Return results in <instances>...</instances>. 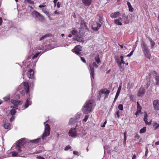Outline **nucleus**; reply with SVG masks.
<instances>
[{
  "label": "nucleus",
  "instance_id": "f257e3e1",
  "mask_svg": "<svg viewBox=\"0 0 159 159\" xmlns=\"http://www.w3.org/2000/svg\"><path fill=\"white\" fill-rule=\"evenodd\" d=\"M26 144V141L25 139H20L15 146L11 147V149L14 151L11 152L8 155V157H23L22 154L21 153L22 151V147H25Z\"/></svg>",
  "mask_w": 159,
  "mask_h": 159
},
{
  "label": "nucleus",
  "instance_id": "f03ea898",
  "mask_svg": "<svg viewBox=\"0 0 159 159\" xmlns=\"http://www.w3.org/2000/svg\"><path fill=\"white\" fill-rule=\"evenodd\" d=\"M23 85L24 87V90L23 89L21 90V86L20 85L18 87L19 91L22 95H24L25 92L27 94L29 95V97H27L26 101L25 103L22 106V110H24L27 108L29 106L31 105L32 103V101L30 100V99L32 97L30 96V95L29 94L30 89L28 83L27 82H24L23 83Z\"/></svg>",
  "mask_w": 159,
  "mask_h": 159
},
{
  "label": "nucleus",
  "instance_id": "7ed1b4c3",
  "mask_svg": "<svg viewBox=\"0 0 159 159\" xmlns=\"http://www.w3.org/2000/svg\"><path fill=\"white\" fill-rule=\"evenodd\" d=\"M93 103L94 101L92 100H90L86 102L85 104L82 109V111L84 113L88 114L91 111Z\"/></svg>",
  "mask_w": 159,
  "mask_h": 159
},
{
  "label": "nucleus",
  "instance_id": "20e7f679",
  "mask_svg": "<svg viewBox=\"0 0 159 159\" xmlns=\"http://www.w3.org/2000/svg\"><path fill=\"white\" fill-rule=\"evenodd\" d=\"M141 46L142 50L145 56L148 58L150 59L151 57L149 52V50L146 44L143 42L141 43Z\"/></svg>",
  "mask_w": 159,
  "mask_h": 159
},
{
  "label": "nucleus",
  "instance_id": "39448f33",
  "mask_svg": "<svg viewBox=\"0 0 159 159\" xmlns=\"http://www.w3.org/2000/svg\"><path fill=\"white\" fill-rule=\"evenodd\" d=\"M89 69L90 71L91 79L92 81L93 79L94 78V72L93 68H97L98 66L95 62H93V64L90 63L89 64Z\"/></svg>",
  "mask_w": 159,
  "mask_h": 159
},
{
  "label": "nucleus",
  "instance_id": "423d86ee",
  "mask_svg": "<svg viewBox=\"0 0 159 159\" xmlns=\"http://www.w3.org/2000/svg\"><path fill=\"white\" fill-rule=\"evenodd\" d=\"M32 17L35 18L36 20L40 21H44V18L43 16L36 11H34L32 13Z\"/></svg>",
  "mask_w": 159,
  "mask_h": 159
},
{
  "label": "nucleus",
  "instance_id": "0eeeda50",
  "mask_svg": "<svg viewBox=\"0 0 159 159\" xmlns=\"http://www.w3.org/2000/svg\"><path fill=\"white\" fill-rule=\"evenodd\" d=\"M50 127L48 124H47L45 125L44 132L42 136V139L44 140L50 134Z\"/></svg>",
  "mask_w": 159,
  "mask_h": 159
},
{
  "label": "nucleus",
  "instance_id": "6e6552de",
  "mask_svg": "<svg viewBox=\"0 0 159 159\" xmlns=\"http://www.w3.org/2000/svg\"><path fill=\"white\" fill-rule=\"evenodd\" d=\"M102 20L100 18L99 19V23L96 21L94 22L93 25L92 26V29L95 31H97L101 26V25L102 23Z\"/></svg>",
  "mask_w": 159,
  "mask_h": 159
},
{
  "label": "nucleus",
  "instance_id": "1a4fd4ad",
  "mask_svg": "<svg viewBox=\"0 0 159 159\" xmlns=\"http://www.w3.org/2000/svg\"><path fill=\"white\" fill-rule=\"evenodd\" d=\"M82 47L80 45H78L76 46L75 48L72 50V51L75 52L77 55H80L81 53V51H82Z\"/></svg>",
  "mask_w": 159,
  "mask_h": 159
},
{
  "label": "nucleus",
  "instance_id": "9d476101",
  "mask_svg": "<svg viewBox=\"0 0 159 159\" xmlns=\"http://www.w3.org/2000/svg\"><path fill=\"white\" fill-rule=\"evenodd\" d=\"M69 136L73 138H75L77 136L76 131L75 128H72L68 132Z\"/></svg>",
  "mask_w": 159,
  "mask_h": 159
},
{
  "label": "nucleus",
  "instance_id": "9b49d317",
  "mask_svg": "<svg viewBox=\"0 0 159 159\" xmlns=\"http://www.w3.org/2000/svg\"><path fill=\"white\" fill-rule=\"evenodd\" d=\"M153 106L155 111L159 110V100H156L153 102Z\"/></svg>",
  "mask_w": 159,
  "mask_h": 159
},
{
  "label": "nucleus",
  "instance_id": "f8f14e48",
  "mask_svg": "<svg viewBox=\"0 0 159 159\" xmlns=\"http://www.w3.org/2000/svg\"><path fill=\"white\" fill-rule=\"evenodd\" d=\"M110 93L109 91L106 89H103L101 90L100 91V93L102 94H104L105 95L104 98L105 99L106 98L108 97V95Z\"/></svg>",
  "mask_w": 159,
  "mask_h": 159
},
{
  "label": "nucleus",
  "instance_id": "ddd939ff",
  "mask_svg": "<svg viewBox=\"0 0 159 159\" xmlns=\"http://www.w3.org/2000/svg\"><path fill=\"white\" fill-rule=\"evenodd\" d=\"M121 87H122V86H121V85H120L119 86V87H118V88L117 91L116 92V96L114 98V101L113 102V103H115L117 99V98L118 97V96L119 95L120 91L121 89Z\"/></svg>",
  "mask_w": 159,
  "mask_h": 159
},
{
  "label": "nucleus",
  "instance_id": "4468645a",
  "mask_svg": "<svg viewBox=\"0 0 159 159\" xmlns=\"http://www.w3.org/2000/svg\"><path fill=\"white\" fill-rule=\"evenodd\" d=\"M34 72L33 70L30 69L28 70L27 73V76L30 79H33L34 78Z\"/></svg>",
  "mask_w": 159,
  "mask_h": 159
},
{
  "label": "nucleus",
  "instance_id": "2eb2a0df",
  "mask_svg": "<svg viewBox=\"0 0 159 159\" xmlns=\"http://www.w3.org/2000/svg\"><path fill=\"white\" fill-rule=\"evenodd\" d=\"M120 15V13L118 11L115 12H112L110 14V17L112 18H116L119 16Z\"/></svg>",
  "mask_w": 159,
  "mask_h": 159
},
{
  "label": "nucleus",
  "instance_id": "dca6fc26",
  "mask_svg": "<svg viewBox=\"0 0 159 159\" xmlns=\"http://www.w3.org/2000/svg\"><path fill=\"white\" fill-rule=\"evenodd\" d=\"M122 20L121 17H119L118 18L115 19L114 21L115 24L119 25H122Z\"/></svg>",
  "mask_w": 159,
  "mask_h": 159
},
{
  "label": "nucleus",
  "instance_id": "f3484780",
  "mask_svg": "<svg viewBox=\"0 0 159 159\" xmlns=\"http://www.w3.org/2000/svg\"><path fill=\"white\" fill-rule=\"evenodd\" d=\"M83 3L86 6H89L91 4L92 0H81Z\"/></svg>",
  "mask_w": 159,
  "mask_h": 159
},
{
  "label": "nucleus",
  "instance_id": "a211bd4d",
  "mask_svg": "<svg viewBox=\"0 0 159 159\" xmlns=\"http://www.w3.org/2000/svg\"><path fill=\"white\" fill-rule=\"evenodd\" d=\"M3 127L5 129H8L10 127V123L7 122V120L4 119L3 120Z\"/></svg>",
  "mask_w": 159,
  "mask_h": 159
},
{
  "label": "nucleus",
  "instance_id": "6ab92c4d",
  "mask_svg": "<svg viewBox=\"0 0 159 159\" xmlns=\"http://www.w3.org/2000/svg\"><path fill=\"white\" fill-rule=\"evenodd\" d=\"M122 21L125 24H127L129 23V20L128 19V17L126 16L124 14L121 17Z\"/></svg>",
  "mask_w": 159,
  "mask_h": 159
},
{
  "label": "nucleus",
  "instance_id": "aec40b11",
  "mask_svg": "<svg viewBox=\"0 0 159 159\" xmlns=\"http://www.w3.org/2000/svg\"><path fill=\"white\" fill-rule=\"evenodd\" d=\"M145 89L144 88H140L138 92V96H142L144 93Z\"/></svg>",
  "mask_w": 159,
  "mask_h": 159
},
{
  "label": "nucleus",
  "instance_id": "412c9836",
  "mask_svg": "<svg viewBox=\"0 0 159 159\" xmlns=\"http://www.w3.org/2000/svg\"><path fill=\"white\" fill-rule=\"evenodd\" d=\"M73 39L75 41H77L78 42H82V43L84 42L83 38L81 37H79L78 36L75 37L73 38Z\"/></svg>",
  "mask_w": 159,
  "mask_h": 159
},
{
  "label": "nucleus",
  "instance_id": "4be33fe9",
  "mask_svg": "<svg viewBox=\"0 0 159 159\" xmlns=\"http://www.w3.org/2000/svg\"><path fill=\"white\" fill-rule=\"evenodd\" d=\"M120 58H119L118 57L116 58V61L117 64L118 66L119 67L120 69H123V67L122 66H121V64L120 62Z\"/></svg>",
  "mask_w": 159,
  "mask_h": 159
},
{
  "label": "nucleus",
  "instance_id": "5701e85b",
  "mask_svg": "<svg viewBox=\"0 0 159 159\" xmlns=\"http://www.w3.org/2000/svg\"><path fill=\"white\" fill-rule=\"evenodd\" d=\"M11 102L14 105H19L22 103V101H18L16 100L12 99L11 100Z\"/></svg>",
  "mask_w": 159,
  "mask_h": 159
},
{
  "label": "nucleus",
  "instance_id": "b1692460",
  "mask_svg": "<svg viewBox=\"0 0 159 159\" xmlns=\"http://www.w3.org/2000/svg\"><path fill=\"white\" fill-rule=\"evenodd\" d=\"M41 53V52H37L35 53L34 56L31 55L27 59L28 60H29L30 59L32 58V59H34L35 58H37L39 56V55Z\"/></svg>",
  "mask_w": 159,
  "mask_h": 159
},
{
  "label": "nucleus",
  "instance_id": "393cba45",
  "mask_svg": "<svg viewBox=\"0 0 159 159\" xmlns=\"http://www.w3.org/2000/svg\"><path fill=\"white\" fill-rule=\"evenodd\" d=\"M76 121L77 120L74 118H72L69 121V125H71L76 122Z\"/></svg>",
  "mask_w": 159,
  "mask_h": 159
},
{
  "label": "nucleus",
  "instance_id": "a878e982",
  "mask_svg": "<svg viewBox=\"0 0 159 159\" xmlns=\"http://www.w3.org/2000/svg\"><path fill=\"white\" fill-rule=\"evenodd\" d=\"M95 60L97 62L98 64H99L100 63V60L98 54H97L96 56L95 57Z\"/></svg>",
  "mask_w": 159,
  "mask_h": 159
},
{
  "label": "nucleus",
  "instance_id": "bb28decb",
  "mask_svg": "<svg viewBox=\"0 0 159 159\" xmlns=\"http://www.w3.org/2000/svg\"><path fill=\"white\" fill-rule=\"evenodd\" d=\"M41 140V139L40 138L35 139L33 140H31L30 142L32 143L37 144L39 142L40 140Z\"/></svg>",
  "mask_w": 159,
  "mask_h": 159
},
{
  "label": "nucleus",
  "instance_id": "cd10ccee",
  "mask_svg": "<svg viewBox=\"0 0 159 159\" xmlns=\"http://www.w3.org/2000/svg\"><path fill=\"white\" fill-rule=\"evenodd\" d=\"M42 11L43 12L45 13L46 15L48 16L49 17H50V15L49 12L48 11L47 9L43 8L42 9Z\"/></svg>",
  "mask_w": 159,
  "mask_h": 159
},
{
  "label": "nucleus",
  "instance_id": "c85d7f7f",
  "mask_svg": "<svg viewBox=\"0 0 159 159\" xmlns=\"http://www.w3.org/2000/svg\"><path fill=\"white\" fill-rule=\"evenodd\" d=\"M137 111L138 112H141V110L142 109V107H141V106H140L138 102H137Z\"/></svg>",
  "mask_w": 159,
  "mask_h": 159
},
{
  "label": "nucleus",
  "instance_id": "c756f323",
  "mask_svg": "<svg viewBox=\"0 0 159 159\" xmlns=\"http://www.w3.org/2000/svg\"><path fill=\"white\" fill-rule=\"evenodd\" d=\"M120 62L121 64V66H122V64H125V61H124V60H123L124 57L123 56H121L120 57Z\"/></svg>",
  "mask_w": 159,
  "mask_h": 159
},
{
  "label": "nucleus",
  "instance_id": "7c9ffc66",
  "mask_svg": "<svg viewBox=\"0 0 159 159\" xmlns=\"http://www.w3.org/2000/svg\"><path fill=\"white\" fill-rule=\"evenodd\" d=\"M146 127H144L143 128L141 129L139 132L140 133H145L146 131Z\"/></svg>",
  "mask_w": 159,
  "mask_h": 159
},
{
  "label": "nucleus",
  "instance_id": "2f4dec72",
  "mask_svg": "<svg viewBox=\"0 0 159 159\" xmlns=\"http://www.w3.org/2000/svg\"><path fill=\"white\" fill-rule=\"evenodd\" d=\"M155 79L156 80V84L157 85H159V77L156 76L155 77Z\"/></svg>",
  "mask_w": 159,
  "mask_h": 159
},
{
  "label": "nucleus",
  "instance_id": "473e14b6",
  "mask_svg": "<svg viewBox=\"0 0 159 159\" xmlns=\"http://www.w3.org/2000/svg\"><path fill=\"white\" fill-rule=\"evenodd\" d=\"M153 127L154 128V130L157 129L159 127V124L157 123H155L154 124Z\"/></svg>",
  "mask_w": 159,
  "mask_h": 159
},
{
  "label": "nucleus",
  "instance_id": "72a5a7b5",
  "mask_svg": "<svg viewBox=\"0 0 159 159\" xmlns=\"http://www.w3.org/2000/svg\"><path fill=\"white\" fill-rule=\"evenodd\" d=\"M70 32L73 35H76L78 33V31L77 30H73Z\"/></svg>",
  "mask_w": 159,
  "mask_h": 159
},
{
  "label": "nucleus",
  "instance_id": "f704fd0d",
  "mask_svg": "<svg viewBox=\"0 0 159 159\" xmlns=\"http://www.w3.org/2000/svg\"><path fill=\"white\" fill-rule=\"evenodd\" d=\"M25 3L28 2L30 4H34V2L31 0H25Z\"/></svg>",
  "mask_w": 159,
  "mask_h": 159
},
{
  "label": "nucleus",
  "instance_id": "c9c22d12",
  "mask_svg": "<svg viewBox=\"0 0 159 159\" xmlns=\"http://www.w3.org/2000/svg\"><path fill=\"white\" fill-rule=\"evenodd\" d=\"M49 35V34H46L42 36L40 38L39 40L41 41V40H42L44 38H46L47 37H48Z\"/></svg>",
  "mask_w": 159,
  "mask_h": 159
},
{
  "label": "nucleus",
  "instance_id": "e433bc0d",
  "mask_svg": "<svg viewBox=\"0 0 159 159\" xmlns=\"http://www.w3.org/2000/svg\"><path fill=\"white\" fill-rule=\"evenodd\" d=\"M118 109L120 111L123 110V105L122 104H119L118 107Z\"/></svg>",
  "mask_w": 159,
  "mask_h": 159
},
{
  "label": "nucleus",
  "instance_id": "4c0bfd02",
  "mask_svg": "<svg viewBox=\"0 0 159 159\" xmlns=\"http://www.w3.org/2000/svg\"><path fill=\"white\" fill-rule=\"evenodd\" d=\"M120 113V111L119 110L117 111L115 114V117H116V116H117V118H119L120 117V115L119 113Z\"/></svg>",
  "mask_w": 159,
  "mask_h": 159
},
{
  "label": "nucleus",
  "instance_id": "58836bf2",
  "mask_svg": "<svg viewBox=\"0 0 159 159\" xmlns=\"http://www.w3.org/2000/svg\"><path fill=\"white\" fill-rule=\"evenodd\" d=\"M43 46L42 45H40L37 47L36 50H43Z\"/></svg>",
  "mask_w": 159,
  "mask_h": 159
},
{
  "label": "nucleus",
  "instance_id": "ea45409f",
  "mask_svg": "<svg viewBox=\"0 0 159 159\" xmlns=\"http://www.w3.org/2000/svg\"><path fill=\"white\" fill-rule=\"evenodd\" d=\"M16 113V111L15 109H12L10 111V113L12 116L14 115Z\"/></svg>",
  "mask_w": 159,
  "mask_h": 159
},
{
  "label": "nucleus",
  "instance_id": "a19ab883",
  "mask_svg": "<svg viewBox=\"0 0 159 159\" xmlns=\"http://www.w3.org/2000/svg\"><path fill=\"white\" fill-rule=\"evenodd\" d=\"M80 115L79 114H77L76 116L74 118L77 121L78 119L80 118Z\"/></svg>",
  "mask_w": 159,
  "mask_h": 159
},
{
  "label": "nucleus",
  "instance_id": "79ce46f5",
  "mask_svg": "<svg viewBox=\"0 0 159 159\" xmlns=\"http://www.w3.org/2000/svg\"><path fill=\"white\" fill-rule=\"evenodd\" d=\"M143 120H144V121H145V123H146V124H148V125L150 124V123H149L147 121V120H148L147 118L144 117Z\"/></svg>",
  "mask_w": 159,
  "mask_h": 159
},
{
  "label": "nucleus",
  "instance_id": "37998d69",
  "mask_svg": "<svg viewBox=\"0 0 159 159\" xmlns=\"http://www.w3.org/2000/svg\"><path fill=\"white\" fill-rule=\"evenodd\" d=\"M3 99L6 101H7L10 99V96H8L7 97H4Z\"/></svg>",
  "mask_w": 159,
  "mask_h": 159
},
{
  "label": "nucleus",
  "instance_id": "c03bdc74",
  "mask_svg": "<svg viewBox=\"0 0 159 159\" xmlns=\"http://www.w3.org/2000/svg\"><path fill=\"white\" fill-rule=\"evenodd\" d=\"M80 25L82 26H84L85 25V22L83 20H82L81 21Z\"/></svg>",
  "mask_w": 159,
  "mask_h": 159
},
{
  "label": "nucleus",
  "instance_id": "a18cd8bd",
  "mask_svg": "<svg viewBox=\"0 0 159 159\" xmlns=\"http://www.w3.org/2000/svg\"><path fill=\"white\" fill-rule=\"evenodd\" d=\"M89 117V116L88 115H86L84 118V119L83 120V121H84L85 122H86L88 118Z\"/></svg>",
  "mask_w": 159,
  "mask_h": 159
},
{
  "label": "nucleus",
  "instance_id": "49530a36",
  "mask_svg": "<svg viewBox=\"0 0 159 159\" xmlns=\"http://www.w3.org/2000/svg\"><path fill=\"white\" fill-rule=\"evenodd\" d=\"M134 51V49H133L129 54L127 55V56L128 57H130L133 54Z\"/></svg>",
  "mask_w": 159,
  "mask_h": 159
},
{
  "label": "nucleus",
  "instance_id": "de8ad7c7",
  "mask_svg": "<svg viewBox=\"0 0 159 159\" xmlns=\"http://www.w3.org/2000/svg\"><path fill=\"white\" fill-rule=\"evenodd\" d=\"M71 147L70 146L68 145L66 146L65 148V151L68 150V149L71 148Z\"/></svg>",
  "mask_w": 159,
  "mask_h": 159
},
{
  "label": "nucleus",
  "instance_id": "09e8293b",
  "mask_svg": "<svg viewBox=\"0 0 159 159\" xmlns=\"http://www.w3.org/2000/svg\"><path fill=\"white\" fill-rule=\"evenodd\" d=\"M129 10L131 12H133L134 11V8L132 7V6L128 7Z\"/></svg>",
  "mask_w": 159,
  "mask_h": 159
},
{
  "label": "nucleus",
  "instance_id": "8fccbe9b",
  "mask_svg": "<svg viewBox=\"0 0 159 159\" xmlns=\"http://www.w3.org/2000/svg\"><path fill=\"white\" fill-rule=\"evenodd\" d=\"M151 48H152L155 44V43L153 41L151 42Z\"/></svg>",
  "mask_w": 159,
  "mask_h": 159
},
{
  "label": "nucleus",
  "instance_id": "3c124183",
  "mask_svg": "<svg viewBox=\"0 0 159 159\" xmlns=\"http://www.w3.org/2000/svg\"><path fill=\"white\" fill-rule=\"evenodd\" d=\"M102 94H101V93H100V91L99 92V93H98V100H100V98H101V95Z\"/></svg>",
  "mask_w": 159,
  "mask_h": 159
},
{
  "label": "nucleus",
  "instance_id": "603ef678",
  "mask_svg": "<svg viewBox=\"0 0 159 159\" xmlns=\"http://www.w3.org/2000/svg\"><path fill=\"white\" fill-rule=\"evenodd\" d=\"M15 98L17 99H18L20 98V96L19 94H17L15 97Z\"/></svg>",
  "mask_w": 159,
  "mask_h": 159
},
{
  "label": "nucleus",
  "instance_id": "864d4df0",
  "mask_svg": "<svg viewBox=\"0 0 159 159\" xmlns=\"http://www.w3.org/2000/svg\"><path fill=\"white\" fill-rule=\"evenodd\" d=\"M134 138L136 140L139 139V136L137 134H136L134 137Z\"/></svg>",
  "mask_w": 159,
  "mask_h": 159
},
{
  "label": "nucleus",
  "instance_id": "5fc2aeb1",
  "mask_svg": "<svg viewBox=\"0 0 159 159\" xmlns=\"http://www.w3.org/2000/svg\"><path fill=\"white\" fill-rule=\"evenodd\" d=\"M126 140V137H124V142H123V144L124 145H125Z\"/></svg>",
  "mask_w": 159,
  "mask_h": 159
},
{
  "label": "nucleus",
  "instance_id": "6e6d98bb",
  "mask_svg": "<svg viewBox=\"0 0 159 159\" xmlns=\"http://www.w3.org/2000/svg\"><path fill=\"white\" fill-rule=\"evenodd\" d=\"M148 148H146V151H145V155L146 156H147V155L148 154Z\"/></svg>",
  "mask_w": 159,
  "mask_h": 159
},
{
  "label": "nucleus",
  "instance_id": "4d7b16f0",
  "mask_svg": "<svg viewBox=\"0 0 159 159\" xmlns=\"http://www.w3.org/2000/svg\"><path fill=\"white\" fill-rule=\"evenodd\" d=\"M80 59H81V60L84 63H86V61L85 60V59H84V58L83 57H80Z\"/></svg>",
  "mask_w": 159,
  "mask_h": 159
},
{
  "label": "nucleus",
  "instance_id": "13d9d810",
  "mask_svg": "<svg viewBox=\"0 0 159 159\" xmlns=\"http://www.w3.org/2000/svg\"><path fill=\"white\" fill-rule=\"evenodd\" d=\"M11 108H13L17 109L18 108V106L17 105H14V106L13 107H12L11 106Z\"/></svg>",
  "mask_w": 159,
  "mask_h": 159
},
{
  "label": "nucleus",
  "instance_id": "bf43d9fd",
  "mask_svg": "<svg viewBox=\"0 0 159 159\" xmlns=\"http://www.w3.org/2000/svg\"><path fill=\"white\" fill-rule=\"evenodd\" d=\"M73 153L75 155H77L78 154V152L76 151H73Z\"/></svg>",
  "mask_w": 159,
  "mask_h": 159
},
{
  "label": "nucleus",
  "instance_id": "052dcab7",
  "mask_svg": "<svg viewBox=\"0 0 159 159\" xmlns=\"http://www.w3.org/2000/svg\"><path fill=\"white\" fill-rule=\"evenodd\" d=\"M14 119H15L14 116H13L10 118V120L11 121H13L14 120Z\"/></svg>",
  "mask_w": 159,
  "mask_h": 159
},
{
  "label": "nucleus",
  "instance_id": "680f3d73",
  "mask_svg": "<svg viewBox=\"0 0 159 159\" xmlns=\"http://www.w3.org/2000/svg\"><path fill=\"white\" fill-rule=\"evenodd\" d=\"M58 0H53V2L54 3V7H55L56 6L57 2Z\"/></svg>",
  "mask_w": 159,
  "mask_h": 159
},
{
  "label": "nucleus",
  "instance_id": "e2e57ef3",
  "mask_svg": "<svg viewBox=\"0 0 159 159\" xmlns=\"http://www.w3.org/2000/svg\"><path fill=\"white\" fill-rule=\"evenodd\" d=\"M37 159H45V158L41 156H38L37 157Z\"/></svg>",
  "mask_w": 159,
  "mask_h": 159
},
{
  "label": "nucleus",
  "instance_id": "0e129e2a",
  "mask_svg": "<svg viewBox=\"0 0 159 159\" xmlns=\"http://www.w3.org/2000/svg\"><path fill=\"white\" fill-rule=\"evenodd\" d=\"M140 112H138L137 111H136L135 112V113L134 114L136 116L137 115H139V113H140Z\"/></svg>",
  "mask_w": 159,
  "mask_h": 159
},
{
  "label": "nucleus",
  "instance_id": "69168bd1",
  "mask_svg": "<svg viewBox=\"0 0 159 159\" xmlns=\"http://www.w3.org/2000/svg\"><path fill=\"white\" fill-rule=\"evenodd\" d=\"M127 5H128V7H130V6H131V5L130 3L129 2H127Z\"/></svg>",
  "mask_w": 159,
  "mask_h": 159
},
{
  "label": "nucleus",
  "instance_id": "338daca9",
  "mask_svg": "<svg viewBox=\"0 0 159 159\" xmlns=\"http://www.w3.org/2000/svg\"><path fill=\"white\" fill-rule=\"evenodd\" d=\"M60 2H58L57 4V7L58 8H59L60 7Z\"/></svg>",
  "mask_w": 159,
  "mask_h": 159
},
{
  "label": "nucleus",
  "instance_id": "774afa93",
  "mask_svg": "<svg viewBox=\"0 0 159 159\" xmlns=\"http://www.w3.org/2000/svg\"><path fill=\"white\" fill-rule=\"evenodd\" d=\"M136 159V156L135 155H134L132 157V159Z\"/></svg>",
  "mask_w": 159,
  "mask_h": 159
}]
</instances>
